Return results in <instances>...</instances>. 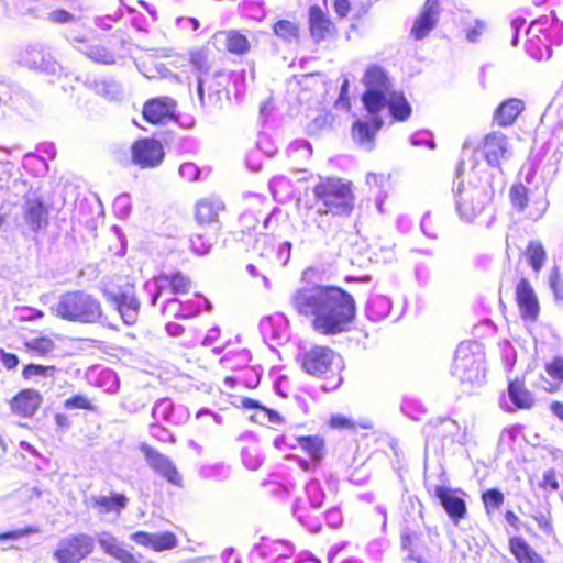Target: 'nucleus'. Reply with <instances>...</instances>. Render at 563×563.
I'll return each instance as SVG.
<instances>
[{
	"label": "nucleus",
	"instance_id": "obj_1",
	"mask_svg": "<svg viewBox=\"0 0 563 563\" xmlns=\"http://www.w3.org/2000/svg\"><path fill=\"white\" fill-rule=\"evenodd\" d=\"M289 302L299 316L311 318L312 329L322 335L349 331L356 317L353 296L335 286L303 285L291 294Z\"/></svg>",
	"mask_w": 563,
	"mask_h": 563
},
{
	"label": "nucleus",
	"instance_id": "obj_2",
	"mask_svg": "<svg viewBox=\"0 0 563 563\" xmlns=\"http://www.w3.org/2000/svg\"><path fill=\"white\" fill-rule=\"evenodd\" d=\"M494 176L485 172L477 181L460 184L455 191L456 211L462 220L472 222L492 203L495 196Z\"/></svg>",
	"mask_w": 563,
	"mask_h": 563
},
{
	"label": "nucleus",
	"instance_id": "obj_3",
	"mask_svg": "<svg viewBox=\"0 0 563 563\" xmlns=\"http://www.w3.org/2000/svg\"><path fill=\"white\" fill-rule=\"evenodd\" d=\"M49 311L62 320L78 323H97L103 317L101 302L95 296L82 290L62 294Z\"/></svg>",
	"mask_w": 563,
	"mask_h": 563
},
{
	"label": "nucleus",
	"instance_id": "obj_4",
	"mask_svg": "<svg viewBox=\"0 0 563 563\" xmlns=\"http://www.w3.org/2000/svg\"><path fill=\"white\" fill-rule=\"evenodd\" d=\"M313 194L325 208L324 210L319 209V213L347 216L354 208V195L351 184L340 178L321 179L314 186Z\"/></svg>",
	"mask_w": 563,
	"mask_h": 563
},
{
	"label": "nucleus",
	"instance_id": "obj_5",
	"mask_svg": "<svg viewBox=\"0 0 563 563\" xmlns=\"http://www.w3.org/2000/svg\"><path fill=\"white\" fill-rule=\"evenodd\" d=\"M452 374L461 382L479 385L485 378L484 355L476 343L463 342L456 351Z\"/></svg>",
	"mask_w": 563,
	"mask_h": 563
},
{
	"label": "nucleus",
	"instance_id": "obj_6",
	"mask_svg": "<svg viewBox=\"0 0 563 563\" xmlns=\"http://www.w3.org/2000/svg\"><path fill=\"white\" fill-rule=\"evenodd\" d=\"M363 82L366 91L362 101L368 114H377L384 109L385 99L394 92L386 73L378 66L367 68Z\"/></svg>",
	"mask_w": 563,
	"mask_h": 563
},
{
	"label": "nucleus",
	"instance_id": "obj_7",
	"mask_svg": "<svg viewBox=\"0 0 563 563\" xmlns=\"http://www.w3.org/2000/svg\"><path fill=\"white\" fill-rule=\"evenodd\" d=\"M301 366L312 376L339 374L343 367L342 357L327 346H313L301 354Z\"/></svg>",
	"mask_w": 563,
	"mask_h": 563
},
{
	"label": "nucleus",
	"instance_id": "obj_8",
	"mask_svg": "<svg viewBox=\"0 0 563 563\" xmlns=\"http://www.w3.org/2000/svg\"><path fill=\"white\" fill-rule=\"evenodd\" d=\"M95 549V539L88 534H76L59 541L54 556L59 563H78Z\"/></svg>",
	"mask_w": 563,
	"mask_h": 563
},
{
	"label": "nucleus",
	"instance_id": "obj_9",
	"mask_svg": "<svg viewBox=\"0 0 563 563\" xmlns=\"http://www.w3.org/2000/svg\"><path fill=\"white\" fill-rule=\"evenodd\" d=\"M478 151L489 166L499 167L501 162L512 156V146L509 139L501 132H492L481 142Z\"/></svg>",
	"mask_w": 563,
	"mask_h": 563
},
{
	"label": "nucleus",
	"instance_id": "obj_10",
	"mask_svg": "<svg viewBox=\"0 0 563 563\" xmlns=\"http://www.w3.org/2000/svg\"><path fill=\"white\" fill-rule=\"evenodd\" d=\"M164 156V147L155 139L144 137L135 141L131 146V161L141 168H155L159 166Z\"/></svg>",
	"mask_w": 563,
	"mask_h": 563
},
{
	"label": "nucleus",
	"instance_id": "obj_11",
	"mask_svg": "<svg viewBox=\"0 0 563 563\" xmlns=\"http://www.w3.org/2000/svg\"><path fill=\"white\" fill-rule=\"evenodd\" d=\"M16 62L30 69L47 74H55L59 69L51 53L41 44L26 45L19 52Z\"/></svg>",
	"mask_w": 563,
	"mask_h": 563
},
{
	"label": "nucleus",
	"instance_id": "obj_12",
	"mask_svg": "<svg viewBox=\"0 0 563 563\" xmlns=\"http://www.w3.org/2000/svg\"><path fill=\"white\" fill-rule=\"evenodd\" d=\"M427 442L439 440L442 448H451L453 444H463L465 442V431L455 420L441 419L434 423H430L426 428Z\"/></svg>",
	"mask_w": 563,
	"mask_h": 563
},
{
	"label": "nucleus",
	"instance_id": "obj_13",
	"mask_svg": "<svg viewBox=\"0 0 563 563\" xmlns=\"http://www.w3.org/2000/svg\"><path fill=\"white\" fill-rule=\"evenodd\" d=\"M227 84V75L223 71H216L211 79L198 77L197 93L201 107L221 108L222 91Z\"/></svg>",
	"mask_w": 563,
	"mask_h": 563
},
{
	"label": "nucleus",
	"instance_id": "obj_14",
	"mask_svg": "<svg viewBox=\"0 0 563 563\" xmlns=\"http://www.w3.org/2000/svg\"><path fill=\"white\" fill-rule=\"evenodd\" d=\"M556 15L554 12H551L549 15H543L537 20H534L529 29L527 30L528 35V51L530 55L538 59H549L552 55V49L549 47L547 43H543V40L540 34L541 27H549L556 20Z\"/></svg>",
	"mask_w": 563,
	"mask_h": 563
},
{
	"label": "nucleus",
	"instance_id": "obj_15",
	"mask_svg": "<svg viewBox=\"0 0 563 563\" xmlns=\"http://www.w3.org/2000/svg\"><path fill=\"white\" fill-rule=\"evenodd\" d=\"M104 298L119 312L122 321L132 325L137 321L140 301L133 292L129 291H104Z\"/></svg>",
	"mask_w": 563,
	"mask_h": 563
},
{
	"label": "nucleus",
	"instance_id": "obj_16",
	"mask_svg": "<svg viewBox=\"0 0 563 563\" xmlns=\"http://www.w3.org/2000/svg\"><path fill=\"white\" fill-rule=\"evenodd\" d=\"M141 450L144 453L146 462L155 473L166 478L173 485H181V475L168 456L148 445H142Z\"/></svg>",
	"mask_w": 563,
	"mask_h": 563
},
{
	"label": "nucleus",
	"instance_id": "obj_17",
	"mask_svg": "<svg viewBox=\"0 0 563 563\" xmlns=\"http://www.w3.org/2000/svg\"><path fill=\"white\" fill-rule=\"evenodd\" d=\"M23 219L33 233H37L48 225V209L43 200L36 196H26L23 203Z\"/></svg>",
	"mask_w": 563,
	"mask_h": 563
},
{
	"label": "nucleus",
	"instance_id": "obj_18",
	"mask_svg": "<svg viewBox=\"0 0 563 563\" xmlns=\"http://www.w3.org/2000/svg\"><path fill=\"white\" fill-rule=\"evenodd\" d=\"M440 15L438 0H427L421 14L416 19L411 34L416 40L424 38L437 25Z\"/></svg>",
	"mask_w": 563,
	"mask_h": 563
},
{
	"label": "nucleus",
	"instance_id": "obj_19",
	"mask_svg": "<svg viewBox=\"0 0 563 563\" xmlns=\"http://www.w3.org/2000/svg\"><path fill=\"white\" fill-rule=\"evenodd\" d=\"M176 109V102L169 97H158L145 102L143 107L144 119L153 124L164 123L170 119Z\"/></svg>",
	"mask_w": 563,
	"mask_h": 563
},
{
	"label": "nucleus",
	"instance_id": "obj_20",
	"mask_svg": "<svg viewBox=\"0 0 563 563\" xmlns=\"http://www.w3.org/2000/svg\"><path fill=\"white\" fill-rule=\"evenodd\" d=\"M371 121L357 120L352 126L353 140L362 147L371 151L374 147V139L383 126V120L377 114H369Z\"/></svg>",
	"mask_w": 563,
	"mask_h": 563
},
{
	"label": "nucleus",
	"instance_id": "obj_21",
	"mask_svg": "<svg viewBox=\"0 0 563 563\" xmlns=\"http://www.w3.org/2000/svg\"><path fill=\"white\" fill-rule=\"evenodd\" d=\"M434 495L440 500L448 516L455 523L464 518L466 514V504L455 490L444 486H437L434 488Z\"/></svg>",
	"mask_w": 563,
	"mask_h": 563
},
{
	"label": "nucleus",
	"instance_id": "obj_22",
	"mask_svg": "<svg viewBox=\"0 0 563 563\" xmlns=\"http://www.w3.org/2000/svg\"><path fill=\"white\" fill-rule=\"evenodd\" d=\"M130 539L140 545L148 547L157 552L170 550L177 547V538L172 532L148 533L137 531L132 533Z\"/></svg>",
	"mask_w": 563,
	"mask_h": 563
},
{
	"label": "nucleus",
	"instance_id": "obj_23",
	"mask_svg": "<svg viewBox=\"0 0 563 563\" xmlns=\"http://www.w3.org/2000/svg\"><path fill=\"white\" fill-rule=\"evenodd\" d=\"M516 299L522 318L534 320L538 317V300L527 279H521L518 283L516 288Z\"/></svg>",
	"mask_w": 563,
	"mask_h": 563
},
{
	"label": "nucleus",
	"instance_id": "obj_24",
	"mask_svg": "<svg viewBox=\"0 0 563 563\" xmlns=\"http://www.w3.org/2000/svg\"><path fill=\"white\" fill-rule=\"evenodd\" d=\"M213 45L232 54H245L250 48L249 40L238 31H221L213 35Z\"/></svg>",
	"mask_w": 563,
	"mask_h": 563
},
{
	"label": "nucleus",
	"instance_id": "obj_25",
	"mask_svg": "<svg viewBox=\"0 0 563 563\" xmlns=\"http://www.w3.org/2000/svg\"><path fill=\"white\" fill-rule=\"evenodd\" d=\"M98 543L104 553L113 556L121 563H140V560L126 550L122 542H120L110 532L103 531L98 534Z\"/></svg>",
	"mask_w": 563,
	"mask_h": 563
},
{
	"label": "nucleus",
	"instance_id": "obj_26",
	"mask_svg": "<svg viewBox=\"0 0 563 563\" xmlns=\"http://www.w3.org/2000/svg\"><path fill=\"white\" fill-rule=\"evenodd\" d=\"M68 40L71 43H77L78 45H75V48L96 63L103 65H112L115 63L114 55L102 45L88 44L84 40L73 35H69Z\"/></svg>",
	"mask_w": 563,
	"mask_h": 563
},
{
	"label": "nucleus",
	"instance_id": "obj_27",
	"mask_svg": "<svg viewBox=\"0 0 563 563\" xmlns=\"http://www.w3.org/2000/svg\"><path fill=\"white\" fill-rule=\"evenodd\" d=\"M42 404V396L35 389H25L20 391L12 400L11 408L14 412L23 417H32L40 405Z\"/></svg>",
	"mask_w": 563,
	"mask_h": 563
},
{
	"label": "nucleus",
	"instance_id": "obj_28",
	"mask_svg": "<svg viewBox=\"0 0 563 563\" xmlns=\"http://www.w3.org/2000/svg\"><path fill=\"white\" fill-rule=\"evenodd\" d=\"M523 108V102L520 99H508L501 102L496 109L494 121L500 126L511 125Z\"/></svg>",
	"mask_w": 563,
	"mask_h": 563
},
{
	"label": "nucleus",
	"instance_id": "obj_29",
	"mask_svg": "<svg viewBox=\"0 0 563 563\" xmlns=\"http://www.w3.org/2000/svg\"><path fill=\"white\" fill-rule=\"evenodd\" d=\"M223 209L224 203L219 198L201 199L196 205V218L200 223H211L217 221L219 212Z\"/></svg>",
	"mask_w": 563,
	"mask_h": 563
},
{
	"label": "nucleus",
	"instance_id": "obj_30",
	"mask_svg": "<svg viewBox=\"0 0 563 563\" xmlns=\"http://www.w3.org/2000/svg\"><path fill=\"white\" fill-rule=\"evenodd\" d=\"M309 24L311 35L317 40L321 41L330 33L331 21L327 13L321 10L318 5H312L309 10Z\"/></svg>",
	"mask_w": 563,
	"mask_h": 563
},
{
	"label": "nucleus",
	"instance_id": "obj_31",
	"mask_svg": "<svg viewBox=\"0 0 563 563\" xmlns=\"http://www.w3.org/2000/svg\"><path fill=\"white\" fill-rule=\"evenodd\" d=\"M92 507L100 514L120 512L126 507L128 498L122 494H112L111 496L97 495L91 497Z\"/></svg>",
	"mask_w": 563,
	"mask_h": 563
},
{
	"label": "nucleus",
	"instance_id": "obj_32",
	"mask_svg": "<svg viewBox=\"0 0 563 563\" xmlns=\"http://www.w3.org/2000/svg\"><path fill=\"white\" fill-rule=\"evenodd\" d=\"M388 107L390 114L397 121H405L411 114V107L402 93L397 91L391 92L385 99L384 108Z\"/></svg>",
	"mask_w": 563,
	"mask_h": 563
},
{
	"label": "nucleus",
	"instance_id": "obj_33",
	"mask_svg": "<svg viewBox=\"0 0 563 563\" xmlns=\"http://www.w3.org/2000/svg\"><path fill=\"white\" fill-rule=\"evenodd\" d=\"M509 547L519 563H542L541 556L522 538H511Z\"/></svg>",
	"mask_w": 563,
	"mask_h": 563
},
{
	"label": "nucleus",
	"instance_id": "obj_34",
	"mask_svg": "<svg viewBox=\"0 0 563 563\" xmlns=\"http://www.w3.org/2000/svg\"><path fill=\"white\" fill-rule=\"evenodd\" d=\"M390 310L391 302L383 295L372 296L366 305V316L374 322L385 319L390 313Z\"/></svg>",
	"mask_w": 563,
	"mask_h": 563
},
{
	"label": "nucleus",
	"instance_id": "obj_35",
	"mask_svg": "<svg viewBox=\"0 0 563 563\" xmlns=\"http://www.w3.org/2000/svg\"><path fill=\"white\" fill-rule=\"evenodd\" d=\"M508 396L518 409H529L534 404L532 394L525 387L523 383L514 380L509 383Z\"/></svg>",
	"mask_w": 563,
	"mask_h": 563
},
{
	"label": "nucleus",
	"instance_id": "obj_36",
	"mask_svg": "<svg viewBox=\"0 0 563 563\" xmlns=\"http://www.w3.org/2000/svg\"><path fill=\"white\" fill-rule=\"evenodd\" d=\"M299 446L302 448L317 465L324 455V442L319 437H300L297 438Z\"/></svg>",
	"mask_w": 563,
	"mask_h": 563
},
{
	"label": "nucleus",
	"instance_id": "obj_37",
	"mask_svg": "<svg viewBox=\"0 0 563 563\" xmlns=\"http://www.w3.org/2000/svg\"><path fill=\"white\" fill-rule=\"evenodd\" d=\"M288 157L292 161L297 169L300 168V164L307 162L312 154V146L306 140H296L288 147Z\"/></svg>",
	"mask_w": 563,
	"mask_h": 563
},
{
	"label": "nucleus",
	"instance_id": "obj_38",
	"mask_svg": "<svg viewBox=\"0 0 563 563\" xmlns=\"http://www.w3.org/2000/svg\"><path fill=\"white\" fill-rule=\"evenodd\" d=\"M58 369L53 365H38V364H29L22 371V377L26 380H38L40 378H52L54 379L55 374Z\"/></svg>",
	"mask_w": 563,
	"mask_h": 563
},
{
	"label": "nucleus",
	"instance_id": "obj_39",
	"mask_svg": "<svg viewBox=\"0 0 563 563\" xmlns=\"http://www.w3.org/2000/svg\"><path fill=\"white\" fill-rule=\"evenodd\" d=\"M401 548L406 555L422 554L421 536L410 529H405L401 533Z\"/></svg>",
	"mask_w": 563,
	"mask_h": 563
},
{
	"label": "nucleus",
	"instance_id": "obj_40",
	"mask_svg": "<svg viewBox=\"0 0 563 563\" xmlns=\"http://www.w3.org/2000/svg\"><path fill=\"white\" fill-rule=\"evenodd\" d=\"M526 256L532 269L534 272H539L544 264L547 253L543 245L540 242L531 241L528 244Z\"/></svg>",
	"mask_w": 563,
	"mask_h": 563
},
{
	"label": "nucleus",
	"instance_id": "obj_41",
	"mask_svg": "<svg viewBox=\"0 0 563 563\" xmlns=\"http://www.w3.org/2000/svg\"><path fill=\"white\" fill-rule=\"evenodd\" d=\"M547 374L556 382V384L548 383L549 387L545 389L550 393H554L559 389V384H563V357H554L552 361L545 364Z\"/></svg>",
	"mask_w": 563,
	"mask_h": 563
},
{
	"label": "nucleus",
	"instance_id": "obj_42",
	"mask_svg": "<svg viewBox=\"0 0 563 563\" xmlns=\"http://www.w3.org/2000/svg\"><path fill=\"white\" fill-rule=\"evenodd\" d=\"M540 34L543 43L551 45H561L563 43V22L556 19L549 27H541Z\"/></svg>",
	"mask_w": 563,
	"mask_h": 563
},
{
	"label": "nucleus",
	"instance_id": "obj_43",
	"mask_svg": "<svg viewBox=\"0 0 563 563\" xmlns=\"http://www.w3.org/2000/svg\"><path fill=\"white\" fill-rule=\"evenodd\" d=\"M465 40L468 43L475 44L481 41L482 35L487 30V22L483 19H475L473 24L465 21L462 22Z\"/></svg>",
	"mask_w": 563,
	"mask_h": 563
},
{
	"label": "nucleus",
	"instance_id": "obj_44",
	"mask_svg": "<svg viewBox=\"0 0 563 563\" xmlns=\"http://www.w3.org/2000/svg\"><path fill=\"white\" fill-rule=\"evenodd\" d=\"M306 494H307L309 504L313 509H319L323 505L325 494H324L319 481H317V479L310 481L306 485Z\"/></svg>",
	"mask_w": 563,
	"mask_h": 563
},
{
	"label": "nucleus",
	"instance_id": "obj_45",
	"mask_svg": "<svg viewBox=\"0 0 563 563\" xmlns=\"http://www.w3.org/2000/svg\"><path fill=\"white\" fill-rule=\"evenodd\" d=\"M274 32L277 36L282 37L287 42H291L298 38V26L296 23L282 20L274 25Z\"/></svg>",
	"mask_w": 563,
	"mask_h": 563
},
{
	"label": "nucleus",
	"instance_id": "obj_46",
	"mask_svg": "<svg viewBox=\"0 0 563 563\" xmlns=\"http://www.w3.org/2000/svg\"><path fill=\"white\" fill-rule=\"evenodd\" d=\"M485 505L486 512L490 515L493 511L498 510L504 503V495L496 488L488 489L482 496Z\"/></svg>",
	"mask_w": 563,
	"mask_h": 563
},
{
	"label": "nucleus",
	"instance_id": "obj_47",
	"mask_svg": "<svg viewBox=\"0 0 563 563\" xmlns=\"http://www.w3.org/2000/svg\"><path fill=\"white\" fill-rule=\"evenodd\" d=\"M170 276L169 289L172 294H187L190 290V279L180 272L174 273Z\"/></svg>",
	"mask_w": 563,
	"mask_h": 563
},
{
	"label": "nucleus",
	"instance_id": "obj_48",
	"mask_svg": "<svg viewBox=\"0 0 563 563\" xmlns=\"http://www.w3.org/2000/svg\"><path fill=\"white\" fill-rule=\"evenodd\" d=\"M25 345H26L29 351H32L35 354L40 355V356L47 355L55 347L54 342L51 339H47V338L33 339V340L26 342Z\"/></svg>",
	"mask_w": 563,
	"mask_h": 563
},
{
	"label": "nucleus",
	"instance_id": "obj_49",
	"mask_svg": "<svg viewBox=\"0 0 563 563\" xmlns=\"http://www.w3.org/2000/svg\"><path fill=\"white\" fill-rule=\"evenodd\" d=\"M512 206L522 211L528 206V190L522 184L514 185L510 189Z\"/></svg>",
	"mask_w": 563,
	"mask_h": 563
},
{
	"label": "nucleus",
	"instance_id": "obj_50",
	"mask_svg": "<svg viewBox=\"0 0 563 563\" xmlns=\"http://www.w3.org/2000/svg\"><path fill=\"white\" fill-rule=\"evenodd\" d=\"M294 514L297 517L298 521L307 527L311 532H319L321 529V525L317 519L311 518L303 506L296 505L294 509Z\"/></svg>",
	"mask_w": 563,
	"mask_h": 563
},
{
	"label": "nucleus",
	"instance_id": "obj_51",
	"mask_svg": "<svg viewBox=\"0 0 563 563\" xmlns=\"http://www.w3.org/2000/svg\"><path fill=\"white\" fill-rule=\"evenodd\" d=\"M174 407L175 404H173L168 398H162L155 402L152 409V416L156 421H166L167 418H170L169 415Z\"/></svg>",
	"mask_w": 563,
	"mask_h": 563
},
{
	"label": "nucleus",
	"instance_id": "obj_52",
	"mask_svg": "<svg viewBox=\"0 0 563 563\" xmlns=\"http://www.w3.org/2000/svg\"><path fill=\"white\" fill-rule=\"evenodd\" d=\"M115 212L121 218H126L131 212V197L129 194L119 195L113 203Z\"/></svg>",
	"mask_w": 563,
	"mask_h": 563
},
{
	"label": "nucleus",
	"instance_id": "obj_53",
	"mask_svg": "<svg viewBox=\"0 0 563 563\" xmlns=\"http://www.w3.org/2000/svg\"><path fill=\"white\" fill-rule=\"evenodd\" d=\"M170 276L168 274H161L154 279L155 291L151 298V305L155 306L158 297L169 288Z\"/></svg>",
	"mask_w": 563,
	"mask_h": 563
},
{
	"label": "nucleus",
	"instance_id": "obj_54",
	"mask_svg": "<svg viewBox=\"0 0 563 563\" xmlns=\"http://www.w3.org/2000/svg\"><path fill=\"white\" fill-rule=\"evenodd\" d=\"M170 418L166 419V422H169L172 424H184L186 421H188L190 413L186 407L183 405H175L173 408V411H170Z\"/></svg>",
	"mask_w": 563,
	"mask_h": 563
},
{
	"label": "nucleus",
	"instance_id": "obj_55",
	"mask_svg": "<svg viewBox=\"0 0 563 563\" xmlns=\"http://www.w3.org/2000/svg\"><path fill=\"white\" fill-rule=\"evenodd\" d=\"M64 407L66 409H87L93 410L95 407L85 396L76 395L65 400Z\"/></svg>",
	"mask_w": 563,
	"mask_h": 563
},
{
	"label": "nucleus",
	"instance_id": "obj_56",
	"mask_svg": "<svg viewBox=\"0 0 563 563\" xmlns=\"http://www.w3.org/2000/svg\"><path fill=\"white\" fill-rule=\"evenodd\" d=\"M191 249L195 253L203 255L211 249V241L205 239L202 234H195L190 239Z\"/></svg>",
	"mask_w": 563,
	"mask_h": 563
},
{
	"label": "nucleus",
	"instance_id": "obj_57",
	"mask_svg": "<svg viewBox=\"0 0 563 563\" xmlns=\"http://www.w3.org/2000/svg\"><path fill=\"white\" fill-rule=\"evenodd\" d=\"M178 173L185 180L195 181L200 175V169L196 164L188 162L180 165Z\"/></svg>",
	"mask_w": 563,
	"mask_h": 563
},
{
	"label": "nucleus",
	"instance_id": "obj_58",
	"mask_svg": "<svg viewBox=\"0 0 563 563\" xmlns=\"http://www.w3.org/2000/svg\"><path fill=\"white\" fill-rule=\"evenodd\" d=\"M540 487L544 490L555 492L559 489L560 485L556 478V473L554 470H547L542 475V481L540 483Z\"/></svg>",
	"mask_w": 563,
	"mask_h": 563
},
{
	"label": "nucleus",
	"instance_id": "obj_59",
	"mask_svg": "<svg viewBox=\"0 0 563 563\" xmlns=\"http://www.w3.org/2000/svg\"><path fill=\"white\" fill-rule=\"evenodd\" d=\"M269 188L275 198H278V196H282L283 191H286L288 194V189L290 188V181L283 177H274L269 183Z\"/></svg>",
	"mask_w": 563,
	"mask_h": 563
},
{
	"label": "nucleus",
	"instance_id": "obj_60",
	"mask_svg": "<svg viewBox=\"0 0 563 563\" xmlns=\"http://www.w3.org/2000/svg\"><path fill=\"white\" fill-rule=\"evenodd\" d=\"M550 287L556 300L563 303V284L561 283L558 267H553L550 274Z\"/></svg>",
	"mask_w": 563,
	"mask_h": 563
},
{
	"label": "nucleus",
	"instance_id": "obj_61",
	"mask_svg": "<svg viewBox=\"0 0 563 563\" xmlns=\"http://www.w3.org/2000/svg\"><path fill=\"white\" fill-rule=\"evenodd\" d=\"M190 63L200 73H207L209 63L206 54L202 51H196L190 54Z\"/></svg>",
	"mask_w": 563,
	"mask_h": 563
},
{
	"label": "nucleus",
	"instance_id": "obj_62",
	"mask_svg": "<svg viewBox=\"0 0 563 563\" xmlns=\"http://www.w3.org/2000/svg\"><path fill=\"white\" fill-rule=\"evenodd\" d=\"M183 302L176 298L168 299L164 302L162 307V312L164 314L170 313L176 318H181L183 314Z\"/></svg>",
	"mask_w": 563,
	"mask_h": 563
},
{
	"label": "nucleus",
	"instance_id": "obj_63",
	"mask_svg": "<svg viewBox=\"0 0 563 563\" xmlns=\"http://www.w3.org/2000/svg\"><path fill=\"white\" fill-rule=\"evenodd\" d=\"M91 88L99 95L104 97H111L113 93L118 91V88L112 82L107 81H97L90 84Z\"/></svg>",
	"mask_w": 563,
	"mask_h": 563
},
{
	"label": "nucleus",
	"instance_id": "obj_64",
	"mask_svg": "<svg viewBox=\"0 0 563 563\" xmlns=\"http://www.w3.org/2000/svg\"><path fill=\"white\" fill-rule=\"evenodd\" d=\"M257 147L267 157H272L277 152V147L275 146L271 137L264 134L258 136Z\"/></svg>",
	"mask_w": 563,
	"mask_h": 563
}]
</instances>
